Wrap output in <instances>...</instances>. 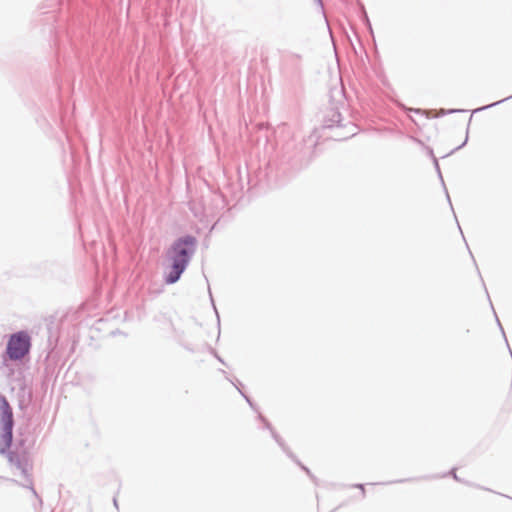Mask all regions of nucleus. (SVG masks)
<instances>
[{
	"instance_id": "nucleus-5",
	"label": "nucleus",
	"mask_w": 512,
	"mask_h": 512,
	"mask_svg": "<svg viewBox=\"0 0 512 512\" xmlns=\"http://www.w3.org/2000/svg\"><path fill=\"white\" fill-rule=\"evenodd\" d=\"M502 101H503V100H501V102H502ZM498 103H500V101H498V102H496V103H491L490 105H487V106H485L484 108H488V107L494 106V105H496V104H498Z\"/></svg>"
},
{
	"instance_id": "nucleus-8",
	"label": "nucleus",
	"mask_w": 512,
	"mask_h": 512,
	"mask_svg": "<svg viewBox=\"0 0 512 512\" xmlns=\"http://www.w3.org/2000/svg\"><path fill=\"white\" fill-rule=\"evenodd\" d=\"M452 474H453L454 479H456V480H457L458 478H457V476H456V474H455V471H454V470L452 471Z\"/></svg>"
},
{
	"instance_id": "nucleus-4",
	"label": "nucleus",
	"mask_w": 512,
	"mask_h": 512,
	"mask_svg": "<svg viewBox=\"0 0 512 512\" xmlns=\"http://www.w3.org/2000/svg\"><path fill=\"white\" fill-rule=\"evenodd\" d=\"M7 456L11 466L15 467V469L18 470L21 475L27 477L29 470L31 469V464L28 455L25 452H9L7 453Z\"/></svg>"
},
{
	"instance_id": "nucleus-1",
	"label": "nucleus",
	"mask_w": 512,
	"mask_h": 512,
	"mask_svg": "<svg viewBox=\"0 0 512 512\" xmlns=\"http://www.w3.org/2000/svg\"><path fill=\"white\" fill-rule=\"evenodd\" d=\"M196 244V238L189 235L177 239L172 244L167 252L171 266L165 277L166 283L173 284L180 279L196 251Z\"/></svg>"
},
{
	"instance_id": "nucleus-2",
	"label": "nucleus",
	"mask_w": 512,
	"mask_h": 512,
	"mask_svg": "<svg viewBox=\"0 0 512 512\" xmlns=\"http://www.w3.org/2000/svg\"><path fill=\"white\" fill-rule=\"evenodd\" d=\"M13 413L5 397H0V454H6L12 443Z\"/></svg>"
},
{
	"instance_id": "nucleus-7",
	"label": "nucleus",
	"mask_w": 512,
	"mask_h": 512,
	"mask_svg": "<svg viewBox=\"0 0 512 512\" xmlns=\"http://www.w3.org/2000/svg\"><path fill=\"white\" fill-rule=\"evenodd\" d=\"M274 437H275V439H276V442H278L280 445H282V443H281V441L278 439V437H277L276 435H275Z\"/></svg>"
},
{
	"instance_id": "nucleus-6",
	"label": "nucleus",
	"mask_w": 512,
	"mask_h": 512,
	"mask_svg": "<svg viewBox=\"0 0 512 512\" xmlns=\"http://www.w3.org/2000/svg\"><path fill=\"white\" fill-rule=\"evenodd\" d=\"M301 467H302L303 470H305L307 472V474H310V471H309V469L307 467H305V466H301Z\"/></svg>"
},
{
	"instance_id": "nucleus-3",
	"label": "nucleus",
	"mask_w": 512,
	"mask_h": 512,
	"mask_svg": "<svg viewBox=\"0 0 512 512\" xmlns=\"http://www.w3.org/2000/svg\"><path fill=\"white\" fill-rule=\"evenodd\" d=\"M31 339L27 332L20 331L12 334L8 340L6 353L10 360H21L30 351Z\"/></svg>"
}]
</instances>
